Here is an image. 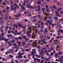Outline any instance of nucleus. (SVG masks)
I'll return each instance as SVG.
<instances>
[{
    "mask_svg": "<svg viewBox=\"0 0 63 63\" xmlns=\"http://www.w3.org/2000/svg\"><path fill=\"white\" fill-rule=\"evenodd\" d=\"M55 58H57V54H55Z\"/></svg>",
    "mask_w": 63,
    "mask_h": 63,
    "instance_id": "obj_29",
    "label": "nucleus"
},
{
    "mask_svg": "<svg viewBox=\"0 0 63 63\" xmlns=\"http://www.w3.org/2000/svg\"><path fill=\"white\" fill-rule=\"evenodd\" d=\"M55 41H56V42L57 44H58L59 43V41H57V40H55Z\"/></svg>",
    "mask_w": 63,
    "mask_h": 63,
    "instance_id": "obj_25",
    "label": "nucleus"
},
{
    "mask_svg": "<svg viewBox=\"0 0 63 63\" xmlns=\"http://www.w3.org/2000/svg\"><path fill=\"white\" fill-rule=\"evenodd\" d=\"M16 17H19V16H20V14L19 13H18V14L16 15Z\"/></svg>",
    "mask_w": 63,
    "mask_h": 63,
    "instance_id": "obj_9",
    "label": "nucleus"
},
{
    "mask_svg": "<svg viewBox=\"0 0 63 63\" xmlns=\"http://www.w3.org/2000/svg\"><path fill=\"white\" fill-rule=\"evenodd\" d=\"M18 55H19V56H21V58H23V57H22V56L21 55V54H20V52H19L18 53Z\"/></svg>",
    "mask_w": 63,
    "mask_h": 63,
    "instance_id": "obj_13",
    "label": "nucleus"
},
{
    "mask_svg": "<svg viewBox=\"0 0 63 63\" xmlns=\"http://www.w3.org/2000/svg\"><path fill=\"white\" fill-rule=\"evenodd\" d=\"M8 33L9 34H11V32H10V30H9L8 31Z\"/></svg>",
    "mask_w": 63,
    "mask_h": 63,
    "instance_id": "obj_61",
    "label": "nucleus"
},
{
    "mask_svg": "<svg viewBox=\"0 0 63 63\" xmlns=\"http://www.w3.org/2000/svg\"><path fill=\"white\" fill-rule=\"evenodd\" d=\"M16 38L15 37H13L12 38V40H15V39Z\"/></svg>",
    "mask_w": 63,
    "mask_h": 63,
    "instance_id": "obj_52",
    "label": "nucleus"
},
{
    "mask_svg": "<svg viewBox=\"0 0 63 63\" xmlns=\"http://www.w3.org/2000/svg\"><path fill=\"white\" fill-rule=\"evenodd\" d=\"M15 40H13L11 42L12 43H15Z\"/></svg>",
    "mask_w": 63,
    "mask_h": 63,
    "instance_id": "obj_54",
    "label": "nucleus"
},
{
    "mask_svg": "<svg viewBox=\"0 0 63 63\" xmlns=\"http://www.w3.org/2000/svg\"><path fill=\"white\" fill-rule=\"evenodd\" d=\"M10 2L12 4H14V2L13 1H12V0H11L10 1Z\"/></svg>",
    "mask_w": 63,
    "mask_h": 63,
    "instance_id": "obj_55",
    "label": "nucleus"
},
{
    "mask_svg": "<svg viewBox=\"0 0 63 63\" xmlns=\"http://www.w3.org/2000/svg\"><path fill=\"white\" fill-rule=\"evenodd\" d=\"M25 44V42H23L22 43V45L23 46H24Z\"/></svg>",
    "mask_w": 63,
    "mask_h": 63,
    "instance_id": "obj_43",
    "label": "nucleus"
},
{
    "mask_svg": "<svg viewBox=\"0 0 63 63\" xmlns=\"http://www.w3.org/2000/svg\"><path fill=\"white\" fill-rule=\"evenodd\" d=\"M25 51H27V52H28V51H29V49H25Z\"/></svg>",
    "mask_w": 63,
    "mask_h": 63,
    "instance_id": "obj_37",
    "label": "nucleus"
},
{
    "mask_svg": "<svg viewBox=\"0 0 63 63\" xmlns=\"http://www.w3.org/2000/svg\"><path fill=\"white\" fill-rule=\"evenodd\" d=\"M22 28H23V29H26V27H25V26H22Z\"/></svg>",
    "mask_w": 63,
    "mask_h": 63,
    "instance_id": "obj_28",
    "label": "nucleus"
},
{
    "mask_svg": "<svg viewBox=\"0 0 63 63\" xmlns=\"http://www.w3.org/2000/svg\"><path fill=\"white\" fill-rule=\"evenodd\" d=\"M34 21H35V22H37V19H34Z\"/></svg>",
    "mask_w": 63,
    "mask_h": 63,
    "instance_id": "obj_60",
    "label": "nucleus"
},
{
    "mask_svg": "<svg viewBox=\"0 0 63 63\" xmlns=\"http://www.w3.org/2000/svg\"><path fill=\"white\" fill-rule=\"evenodd\" d=\"M44 36L43 35L42 36H41L40 37V39H43L44 38Z\"/></svg>",
    "mask_w": 63,
    "mask_h": 63,
    "instance_id": "obj_36",
    "label": "nucleus"
},
{
    "mask_svg": "<svg viewBox=\"0 0 63 63\" xmlns=\"http://www.w3.org/2000/svg\"><path fill=\"white\" fill-rule=\"evenodd\" d=\"M42 22V21L41 20H39V21H38V22L36 23V24H38V23H39L40 24L41 22Z\"/></svg>",
    "mask_w": 63,
    "mask_h": 63,
    "instance_id": "obj_23",
    "label": "nucleus"
},
{
    "mask_svg": "<svg viewBox=\"0 0 63 63\" xmlns=\"http://www.w3.org/2000/svg\"><path fill=\"white\" fill-rule=\"evenodd\" d=\"M9 28V26H6L5 28V29L6 31H8V29Z\"/></svg>",
    "mask_w": 63,
    "mask_h": 63,
    "instance_id": "obj_14",
    "label": "nucleus"
},
{
    "mask_svg": "<svg viewBox=\"0 0 63 63\" xmlns=\"http://www.w3.org/2000/svg\"><path fill=\"white\" fill-rule=\"evenodd\" d=\"M5 21V19H3L2 20V21L0 22V24H4V22Z\"/></svg>",
    "mask_w": 63,
    "mask_h": 63,
    "instance_id": "obj_5",
    "label": "nucleus"
},
{
    "mask_svg": "<svg viewBox=\"0 0 63 63\" xmlns=\"http://www.w3.org/2000/svg\"><path fill=\"white\" fill-rule=\"evenodd\" d=\"M58 46H57V47H56V48H57V49H58V50H59V49H58V48H59V47H60V45H59V44H58Z\"/></svg>",
    "mask_w": 63,
    "mask_h": 63,
    "instance_id": "obj_24",
    "label": "nucleus"
},
{
    "mask_svg": "<svg viewBox=\"0 0 63 63\" xmlns=\"http://www.w3.org/2000/svg\"><path fill=\"white\" fill-rule=\"evenodd\" d=\"M44 60H42L40 62V63H44Z\"/></svg>",
    "mask_w": 63,
    "mask_h": 63,
    "instance_id": "obj_35",
    "label": "nucleus"
},
{
    "mask_svg": "<svg viewBox=\"0 0 63 63\" xmlns=\"http://www.w3.org/2000/svg\"><path fill=\"white\" fill-rule=\"evenodd\" d=\"M60 14H63V11H62L60 12Z\"/></svg>",
    "mask_w": 63,
    "mask_h": 63,
    "instance_id": "obj_63",
    "label": "nucleus"
},
{
    "mask_svg": "<svg viewBox=\"0 0 63 63\" xmlns=\"http://www.w3.org/2000/svg\"><path fill=\"white\" fill-rule=\"evenodd\" d=\"M37 40H35L34 42V43L32 44V46L34 47H35L36 46H37Z\"/></svg>",
    "mask_w": 63,
    "mask_h": 63,
    "instance_id": "obj_3",
    "label": "nucleus"
},
{
    "mask_svg": "<svg viewBox=\"0 0 63 63\" xmlns=\"http://www.w3.org/2000/svg\"><path fill=\"white\" fill-rule=\"evenodd\" d=\"M47 52H48V51L47 50H46L44 51L45 53H47Z\"/></svg>",
    "mask_w": 63,
    "mask_h": 63,
    "instance_id": "obj_58",
    "label": "nucleus"
},
{
    "mask_svg": "<svg viewBox=\"0 0 63 63\" xmlns=\"http://www.w3.org/2000/svg\"><path fill=\"white\" fill-rule=\"evenodd\" d=\"M32 34L33 35H32V38H35V36H34V33H33Z\"/></svg>",
    "mask_w": 63,
    "mask_h": 63,
    "instance_id": "obj_16",
    "label": "nucleus"
},
{
    "mask_svg": "<svg viewBox=\"0 0 63 63\" xmlns=\"http://www.w3.org/2000/svg\"><path fill=\"white\" fill-rule=\"evenodd\" d=\"M28 60L27 59V60H24V62L25 63H26V62H28Z\"/></svg>",
    "mask_w": 63,
    "mask_h": 63,
    "instance_id": "obj_26",
    "label": "nucleus"
},
{
    "mask_svg": "<svg viewBox=\"0 0 63 63\" xmlns=\"http://www.w3.org/2000/svg\"><path fill=\"white\" fill-rule=\"evenodd\" d=\"M49 25H52V26H53H53L55 25V24H50Z\"/></svg>",
    "mask_w": 63,
    "mask_h": 63,
    "instance_id": "obj_51",
    "label": "nucleus"
},
{
    "mask_svg": "<svg viewBox=\"0 0 63 63\" xmlns=\"http://www.w3.org/2000/svg\"><path fill=\"white\" fill-rule=\"evenodd\" d=\"M58 10L59 11H61V8H59L58 9Z\"/></svg>",
    "mask_w": 63,
    "mask_h": 63,
    "instance_id": "obj_49",
    "label": "nucleus"
},
{
    "mask_svg": "<svg viewBox=\"0 0 63 63\" xmlns=\"http://www.w3.org/2000/svg\"><path fill=\"white\" fill-rule=\"evenodd\" d=\"M42 33V32L41 31H40L38 33V34H39V35H41Z\"/></svg>",
    "mask_w": 63,
    "mask_h": 63,
    "instance_id": "obj_33",
    "label": "nucleus"
},
{
    "mask_svg": "<svg viewBox=\"0 0 63 63\" xmlns=\"http://www.w3.org/2000/svg\"><path fill=\"white\" fill-rule=\"evenodd\" d=\"M8 46L9 47H11L12 46V44L10 43V44H9L8 45Z\"/></svg>",
    "mask_w": 63,
    "mask_h": 63,
    "instance_id": "obj_59",
    "label": "nucleus"
},
{
    "mask_svg": "<svg viewBox=\"0 0 63 63\" xmlns=\"http://www.w3.org/2000/svg\"><path fill=\"white\" fill-rule=\"evenodd\" d=\"M0 30H1V32H4V30H3V29L1 27L0 28Z\"/></svg>",
    "mask_w": 63,
    "mask_h": 63,
    "instance_id": "obj_15",
    "label": "nucleus"
},
{
    "mask_svg": "<svg viewBox=\"0 0 63 63\" xmlns=\"http://www.w3.org/2000/svg\"><path fill=\"white\" fill-rule=\"evenodd\" d=\"M54 54V53H51V55H49V56H50V55H51H51L53 56V55Z\"/></svg>",
    "mask_w": 63,
    "mask_h": 63,
    "instance_id": "obj_39",
    "label": "nucleus"
},
{
    "mask_svg": "<svg viewBox=\"0 0 63 63\" xmlns=\"http://www.w3.org/2000/svg\"><path fill=\"white\" fill-rule=\"evenodd\" d=\"M41 3V1H38V4H40Z\"/></svg>",
    "mask_w": 63,
    "mask_h": 63,
    "instance_id": "obj_32",
    "label": "nucleus"
},
{
    "mask_svg": "<svg viewBox=\"0 0 63 63\" xmlns=\"http://www.w3.org/2000/svg\"><path fill=\"white\" fill-rule=\"evenodd\" d=\"M45 60H46L47 61H49V60L48 59H47V58H45Z\"/></svg>",
    "mask_w": 63,
    "mask_h": 63,
    "instance_id": "obj_22",
    "label": "nucleus"
},
{
    "mask_svg": "<svg viewBox=\"0 0 63 63\" xmlns=\"http://www.w3.org/2000/svg\"><path fill=\"white\" fill-rule=\"evenodd\" d=\"M37 17H40V16H41V15H37Z\"/></svg>",
    "mask_w": 63,
    "mask_h": 63,
    "instance_id": "obj_56",
    "label": "nucleus"
},
{
    "mask_svg": "<svg viewBox=\"0 0 63 63\" xmlns=\"http://www.w3.org/2000/svg\"><path fill=\"white\" fill-rule=\"evenodd\" d=\"M41 29H43L44 28V26H42L41 27Z\"/></svg>",
    "mask_w": 63,
    "mask_h": 63,
    "instance_id": "obj_64",
    "label": "nucleus"
},
{
    "mask_svg": "<svg viewBox=\"0 0 63 63\" xmlns=\"http://www.w3.org/2000/svg\"><path fill=\"white\" fill-rule=\"evenodd\" d=\"M22 38H24V39H26V36L25 35H23L22 36Z\"/></svg>",
    "mask_w": 63,
    "mask_h": 63,
    "instance_id": "obj_18",
    "label": "nucleus"
},
{
    "mask_svg": "<svg viewBox=\"0 0 63 63\" xmlns=\"http://www.w3.org/2000/svg\"><path fill=\"white\" fill-rule=\"evenodd\" d=\"M3 37V35H0V40L1 41L3 40V39L4 38Z\"/></svg>",
    "mask_w": 63,
    "mask_h": 63,
    "instance_id": "obj_6",
    "label": "nucleus"
},
{
    "mask_svg": "<svg viewBox=\"0 0 63 63\" xmlns=\"http://www.w3.org/2000/svg\"><path fill=\"white\" fill-rule=\"evenodd\" d=\"M35 56H36V57H37L38 58H40V57H41V56L40 55H35Z\"/></svg>",
    "mask_w": 63,
    "mask_h": 63,
    "instance_id": "obj_17",
    "label": "nucleus"
},
{
    "mask_svg": "<svg viewBox=\"0 0 63 63\" xmlns=\"http://www.w3.org/2000/svg\"><path fill=\"white\" fill-rule=\"evenodd\" d=\"M8 16V14H7L6 15H5V16H4V18H5V19H6V20H7Z\"/></svg>",
    "mask_w": 63,
    "mask_h": 63,
    "instance_id": "obj_7",
    "label": "nucleus"
},
{
    "mask_svg": "<svg viewBox=\"0 0 63 63\" xmlns=\"http://www.w3.org/2000/svg\"><path fill=\"white\" fill-rule=\"evenodd\" d=\"M1 51H3V50L5 49V48H4V47L2 46L1 47Z\"/></svg>",
    "mask_w": 63,
    "mask_h": 63,
    "instance_id": "obj_10",
    "label": "nucleus"
},
{
    "mask_svg": "<svg viewBox=\"0 0 63 63\" xmlns=\"http://www.w3.org/2000/svg\"><path fill=\"white\" fill-rule=\"evenodd\" d=\"M10 52H14V50L12 49H10Z\"/></svg>",
    "mask_w": 63,
    "mask_h": 63,
    "instance_id": "obj_42",
    "label": "nucleus"
},
{
    "mask_svg": "<svg viewBox=\"0 0 63 63\" xmlns=\"http://www.w3.org/2000/svg\"><path fill=\"white\" fill-rule=\"evenodd\" d=\"M45 10V8H42V11H44Z\"/></svg>",
    "mask_w": 63,
    "mask_h": 63,
    "instance_id": "obj_62",
    "label": "nucleus"
},
{
    "mask_svg": "<svg viewBox=\"0 0 63 63\" xmlns=\"http://www.w3.org/2000/svg\"><path fill=\"white\" fill-rule=\"evenodd\" d=\"M4 27H5V26L3 25H2L1 26V28L3 29V28H4Z\"/></svg>",
    "mask_w": 63,
    "mask_h": 63,
    "instance_id": "obj_48",
    "label": "nucleus"
},
{
    "mask_svg": "<svg viewBox=\"0 0 63 63\" xmlns=\"http://www.w3.org/2000/svg\"><path fill=\"white\" fill-rule=\"evenodd\" d=\"M6 10H9V8L8 6H7L6 7Z\"/></svg>",
    "mask_w": 63,
    "mask_h": 63,
    "instance_id": "obj_50",
    "label": "nucleus"
},
{
    "mask_svg": "<svg viewBox=\"0 0 63 63\" xmlns=\"http://www.w3.org/2000/svg\"><path fill=\"white\" fill-rule=\"evenodd\" d=\"M40 31H41L42 33V32H44V30L42 29H41L40 30Z\"/></svg>",
    "mask_w": 63,
    "mask_h": 63,
    "instance_id": "obj_47",
    "label": "nucleus"
},
{
    "mask_svg": "<svg viewBox=\"0 0 63 63\" xmlns=\"http://www.w3.org/2000/svg\"><path fill=\"white\" fill-rule=\"evenodd\" d=\"M40 59H37V62H40Z\"/></svg>",
    "mask_w": 63,
    "mask_h": 63,
    "instance_id": "obj_46",
    "label": "nucleus"
},
{
    "mask_svg": "<svg viewBox=\"0 0 63 63\" xmlns=\"http://www.w3.org/2000/svg\"><path fill=\"white\" fill-rule=\"evenodd\" d=\"M14 27H18V26L17 25H16V24H14L13 25Z\"/></svg>",
    "mask_w": 63,
    "mask_h": 63,
    "instance_id": "obj_21",
    "label": "nucleus"
},
{
    "mask_svg": "<svg viewBox=\"0 0 63 63\" xmlns=\"http://www.w3.org/2000/svg\"><path fill=\"white\" fill-rule=\"evenodd\" d=\"M17 35H20L21 34V33L19 32H18L17 34Z\"/></svg>",
    "mask_w": 63,
    "mask_h": 63,
    "instance_id": "obj_53",
    "label": "nucleus"
},
{
    "mask_svg": "<svg viewBox=\"0 0 63 63\" xmlns=\"http://www.w3.org/2000/svg\"><path fill=\"white\" fill-rule=\"evenodd\" d=\"M40 54L41 55V56H44V54H43V53L42 52L40 53Z\"/></svg>",
    "mask_w": 63,
    "mask_h": 63,
    "instance_id": "obj_19",
    "label": "nucleus"
},
{
    "mask_svg": "<svg viewBox=\"0 0 63 63\" xmlns=\"http://www.w3.org/2000/svg\"><path fill=\"white\" fill-rule=\"evenodd\" d=\"M56 13L55 15L56 16H58V17H60V15H59V12L58 11H55Z\"/></svg>",
    "mask_w": 63,
    "mask_h": 63,
    "instance_id": "obj_2",
    "label": "nucleus"
},
{
    "mask_svg": "<svg viewBox=\"0 0 63 63\" xmlns=\"http://www.w3.org/2000/svg\"><path fill=\"white\" fill-rule=\"evenodd\" d=\"M18 26H20V27H22V25H21L20 24H18Z\"/></svg>",
    "mask_w": 63,
    "mask_h": 63,
    "instance_id": "obj_41",
    "label": "nucleus"
},
{
    "mask_svg": "<svg viewBox=\"0 0 63 63\" xmlns=\"http://www.w3.org/2000/svg\"><path fill=\"white\" fill-rule=\"evenodd\" d=\"M34 51H32V53H31V55H33V54H34Z\"/></svg>",
    "mask_w": 63,
    "mask_h": 63,
    "instance_id": "obj_45",
    "label": "nucleus"
},
{
    "mask_svg": "<svg viewBox=\"0 0 63 63\" xmlns=\"http://www.w3.org/2000/svg\"><path fill=\"white\" fill-rule=\"evenodd\" d=\"M59 59H60V63H63V62L62 61V59H61V58H59Z\"/></svg>",
    "mask_w": 63,
    "mask_h": 63,
    "instance_id": "obj_12",
    "label": "nucleus"
},
{
    "mask_svg": "<svg viewBox=\"0 0 63 63\" xmlns=\"http://www.w3.org/2000/svg\"><path fill=\"white\" fill-rule=\"evenodd\" d=\"M5 2L6 3H8L9 4V1L8 0H6L5 1Z\"/></svg>",
    "mask_w": 63,
    "mask_h": 63,
    "instance_id": "obj_40",
    "label": "nucleus"
},
{
    "mask_svg": "<svg viewBox=\"0 0 63 63\" xmlns=\"http://www.w3.org/2000/svg\"><path fill=\"white\" fill-rule=\"evenodd\" d=\"M46 10L47 12H49V10L48 8H46Z\"/></svg>",
    "mask_w": 63,
    "mask_h": 63,
    "instance_id": "obj_38",
    "label": "nucleus"
},
{
    "mask_svg": "<svg viewBox=\"0 0 63 63\" xmlns=\"http://www.w3.org/2000/svg\"><path fill=\"white\" fill-rule=\"evenodd\" d=\"M44 15H46V16H47H47H48V15L49 14H48L47 13H45V14H44Z\"/></svg>",
    "mask_w": 63,
    "mask_h": 63,
    "instance_id": "obj_44",
    "label": "nucleus"
},
{
    "mask_svg": "<svg viewBox=\"0 0 63 63\" xmlns=\"http://www.w3.org/2000/svg\"><path fill=\"white\" fill-rule=\"evenodd\" d=\"M15 39H16V41H18V38L17 37H16V38H15Z\"/></svg>",
    "mask_w": 63,
    "mask_h": 63,
    "instance_id": "obj_57",
    "label": "nucleus"
},
{
    "mask_svg": "<svg viewBox=\"0 0 63 63\" xmlns=\"http://www.w3.org/2000/svg\"><path fill=\"white\" fill-rule=\"evenodd\" d=\"M31 28H32V27H29V28H28L27 29V31L28 32H27V35H28V37H30V36H31V34H29V33H30L31 32Z\"/></svg>",
    "mask_w": 63,
    "mask_h": 63,
    "instance_id": "obj_1",
    "label": "nucleus"
},
{
    "mask_svg": "<svg viewBox=\"0 0 63 63\" xmlns=\"http://www.w3.org/2000/svg\"><path fill=\"white\" fill-rule=\"evenodd\" d=\"M18 39H19L20 40H22V37L21 36H19L18 37Z\"/></svg>",
    "mask_w": 63,
    "mask_h": 63,
    "instance_id": "obj_31",
    "label": "nucleus"
},
{
    "mask_svg": "<svg viewBox=\"0 0 63 63\" xmlns=\"http://www.w3.org/2000/svg\"><path fill=\"white\" fill-rule=\"evenodd\" d=\"M48 15H46V16L45 17V18L46 19H47V18H48Z\"/></svg>",
    "mask_w": 63,
    "mask_h": 63,
    "instance_id": "obj_20",
    "label": "nucleus"
},
{
    "mask_svg": "<svg viewBox=\"0 0 63 63\" xmlns=\"http://www.w3.org/2000/svg\"><path fill=\"white\" fill-rule=\"evenodd\" d=\"M21 42L20 41L19 42V41H17V42H16V43L17 44V45L19 46V47H20L21 46Z\"/></svg>",
    "mask_w": 63,
    "mask_h": 63,
    "instance_id": "obj_4",
    "label": "nucleus"
},
{
    "mask_svg": "<svg viewBox=\"0 0 63 63\" xmlns=\"http://www.w3.org/2000/svg\"><path fill=\"white\" fill-rule=\"evenodd\" d=\"M27 6L28 7V8H29V9L30 8V5H29V4H28L27 5Z\"/></svg>",
    "mask_w": 63,
    "mask_h": 63,
    "instance_id": "obj_34",
    "label": "nucleus"
},
{
    "mask_svg": "<svg viewBox=\"0 0 63 63\" xmlns=\"http://www.w3.org/2000/svg\"><path fill=\"white\" fill-rule=\"evenodd\" d=\"M31 43H28L27 45V46H31Z\"/></svg>",
    "mask_w": 63,
    "mask_h": 63,
    "instance_id": "obj_27",
    "label": "nucleus"
},
{
    "mask_svg": "<svg viewBox=\"0 0 63 63\" xmlns=\"http://www.w3.org/2000/svg\"><path fill=\"white\" fill-rule=\"evenodd\" d=\"M54 48L53 47H51V48L50 49L51 50H53Z\"/></svg>",
    "mask_w": 63,
    "mask_h": 63,
    "instance_id": "obj_30",
    "label": "nucleus"
},
{
    "mask_svg": "<svg viewBox=\"0 0 63 63\" xmlns=\"http://www.w3.org/2000/svg\"><path fill=\"white\" fill-rule=\"evenodd\" d=\"M13 46H14V48H16V47H17V46L16 45V43H14L13 44Z\"/></svg>",
    "mask_w": 63,
    "mask_h": 63,
    "instance_id": "obj_11",
    "label": "nucleus"
},
{
    "mask_svg": "<svg viewBox=\"0 0 63 63\" xmlns=\"http://www.w3.org/2000/svg\"><path fill=\"white\" fill-rule=\"evenodd\" d=\"M4 41H5L6 43H7L8 41H9V39H6V38H3Z\"/></svg>",
    "mask_w": 63,
    "mask_h": 63,
    "instance_id": "obj_8",
    "label": "nucleus"
}]
</instances>
